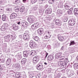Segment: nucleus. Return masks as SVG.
Segmentation results:
<instances>
[{"label":"nucleus","mask_w":78,"mask_h":78,"mask_svg":"<svg viewBox=\"0 0 78 78\" xmlns=\"http://www.w3.org/2000/svg\"><path fill=\"white\" fill-rule=\"evenodd\" d=\"M68 20V18H64V19L63 20V21L64 22H66Z\"/></svg>","instance_id":"nucleus-46"},{"label":"nucleus","mask_w":78,"mask_h":78,"mask_svg":"<svg viewBox=\"0 0 78 78\" xmlns=\"http://www.w3.org/2000/svg\"><path fill=\"white\" fill-rule=\"evenodd\" d=\"M20 26L21 27H27L28 25V23L25 22H22L21 23Z\"/></svg>","instance_id":"nucleus-14"},{"label":"nucleus","mask_w":78,"mask_h":78,"mask_svg":"<svg viewBox=\"0 0 78 78\" xmlns=\"http://www.w3.org/2000/svg\"><path fill=\"white\" fill-rule=\"evenodd\" d=\"M3 45L4 46V47H7V44L6 43L3 44Z\"/></svg>","instance_id":"nucleus-61"},{"label":"nucleus","mask_w":78,"mask_h":78,"mask_svg":"<svg viewBox=\"0 0 78 78\" xmlns=\"http://www.w3.org/2000/svg\"><path fill=\"white\" fill-rule=\"evenodd\" d=\"M38 61H39V57L37 56H35L33 58V63L36 64L38 62Z\"/></svg>","instance_id":"nucleus-12"},{"label":"nucleus","mask_w":78,"mask_h":78,"mask_svg":"<svg viewBox=\"0 0 78 78\" xmlns=\"http://www.w3.org/2000/svg\"><path fill=\"white\" fill-rule=\"evenodd\" d=\"M30 38V35L27 34V33H25L23 34V40L25 41H27Z\"/></svg>","instance_id":"nucleus-3"},{"label":"nucleus","mask_w":78,"mask_h":78,"mask_svg":"<svg viewBox=\"0 0 78 78\" xmlns=\"http://www.w3.org/2000/svg\"><path fill=\"white\" fill-rule=\"evenodd\" d=\"M51 69L49 68L47 70V73H49L51 72Z\"/></svg>","instance_id":"nucleus-42"},{"label":"nucleus","mask_w":78,"mask_h":78,"mask_svg":"<svg viewBox=\"0 0 78 78\" xmlns=\"http://www.w3.org/2000/svg\"><path fill=\"white\" fill-rule=\"evenodd\" d=\"M75 44V41H71L70 43L69 44V46H71V45H73Z\"/></svg>","instance_id":"nucleus-36"},{"label":"nucleus","mask_w":78,"mask_h":78,"mask_svg":"<svg viewBox=\"0 0 78 78\" xmlns=\"http://www.w3.org/2000/svg\"><path fill=\"white\" fill-rule=\"evenodd\" d=\"M15 57L19 59H21V58H22V56H21V55H17L15 56Z\"/></svg>","instance_id":"nucleus-34"},{"label":"nucleus","mask_w":78,"mask_h":78,"mask_svg":"<svg viewBox=\"0 0 78 78\" xmlns=\"http://www.w3.org/2000/svg\"><path fill=\"white\" fill-rule=\"evenodd\" d=\"M67 73L68 77H70L71 76H73L74 75V72L72 70H71L69 73V72H67Z\"/></svg>","instance_id":"nucleus-17"},{"label":"nucleus","mask_w":78,"mask_h":78,"mask_svg":"<svg viewBox=\"0 0 78 78\" xmlns=\"http://www.w3.org/2000/svg\"><path fill=\"white\" fill-rule=\"evenodd\" d=\"M48 2L49 4H52V3H54V2L52 1V0H49L48 1Z\"/></svg>","instance_id":"nucleus-45"},{"label":"nucleus","mask_w":78,"mask_h":78,"mask_svg":"<svg viewBox=\"0 0 78 78\" xmlns=\"http://www.w3.org/2000/svg\"><path fill=\"white\" fill-rule=\"evenodd\" d=\"M0 61L2 62H4V60L3 59H0Z\"/></svg>","instance_id":"nucleus-62"},{"label":"nucleus","mask_w":78,"mask_h":78,"mask_svg":"<svg viewBox=\"0 0 78 78\" xmlns=\"http://www.w3.org/2000/svg\"><path fill=\"white\" fill-rule=\"evenodd\" d=\"M75 23H76V20L74 19L70 20L69 21V24H70L71 26H73L75 24Z\"/></svg>","instance_id":"nucleus-8"},{"label":"nucleus","mask_w":78,"mask_h":78,"mask_svg":"<svg viewBox=\"0 0 78 78\" xmlns=\"http://www.w3.org/2000/svg\"><path fill=\"white\" fill-rule=\"evenodd\" d=\"M12 37V38L13 40L14 39H16V35L15 34H12L10 35H8L7 36L5 37H4V39H5V42H9V38L10 37Z\"/></svg>","instance_id":"nucleus-1"},{"label":"nucleus","mask_w":78,"mask_h":78,"mask_svg":"<svg viewBox=\"0 0 78 78\" xmlns=\"http://www.w3.org/2000/svg\"><path fill=\"white\" fill-rule=\"evenodd\" d=\"M19 38L20 39H23V35L22 36V35H20L19 37Z\"/></svg>","instance_id":"nucleus-55"},{"label":"nucleus","mask_w":78,"mask_h":78,"mask_svg":"<svg viewBox=\"0 0 78 78\" xmlns=\"http://www.w3.org/2000/svg\"><path fill=\"white\" fill-rule=\"evenodd\" d=\"M15 11L16 12H19V8H16L15 10Z\"/></svg>","instance_id":"nucleus-50"},{"label":"nucleus","mask_w":78,"mask_h":78,"mask_svg":"<svg viewBox=\"0 0 78 78\" xmlns=\"http://www.w3.org/2000/svg\"><path fill=\"white\" fill-rule=\"evenodd\" d=\"M5 70V67L4 66H1L0 65V70Z\"/></svg>","instance_id":"nucleus-38"},{"label":"nucleus","mask_w":78,"mask_h":78,"mask_svg":"<svg viewBox=\"0 0 78 78\" xmlns=\"http://www.w3.org/2000/svg\"><path fill=\"white\" fill-rule=\"evenodd\" d=\"M36 52L35 51H31V53H30V55H32V56H34L36 55Z\"/></svg>","instance_id":"nucleus-29"},{"label":"nucleus","mask_w":78,"mask_h":78,"mask_svg":"<svg viewBox=\"0 0 78 78\" xmlns=\"http://www.w3.org/2000/svg\"><path fill=\"white\" fill-rule=\"evenodd\" d=\"M59 46V43L58 42L57 43H56L55 44V47H58Z\"/></svg>","instance_id":"nucleus-49"},{"label":"nucleus","mask_w":78,"mask_h":78,"mask_svg":"<svg viewBox=\"0 0 78 78\" xmlns=\"http://www.w3.org/2000/svg\"><path fill=\"white\" fill-rule=\"evenodd\" d=\"M65 63H68L69 62V60H68V59L67 58H66L65 59Z\"/></svg>","instance_id":"nucleus-48"},{"label":"nucleus","mask_w":78,"mask_h":78,"mask_svg":"<svg viewBox=\"0 0 78 78\" xmlns=\"http://www.w3.org/2000/svg\"><path fill=\"white\" fill-rule=\"evenodd\" d=\"M32 38L33 39L36 41H38L39 40V38L37 36H36V34H34L33 35Z\"/></svg>","instance_id":"nucleus-11"},{"label":"nucleus","mask_w":78,"mask_h":78,"mask_svg":"<svg viewBox=\"0 0 78 78\" xmlns=\"http://www.w3.org/2000/svg\"><path fill=\"white\" fill-rule=\"evenodd\" d=\"M37 0H32L31 1V3L33 4L34 3H35L36 2H37Z\"/></svg>","instance_id":"nucleus-43"},{"label":"nucleus","mask_w":78,"mask_h":78,"mask_svg":"<svg viewBox=\"0 0 78 78\" xmlns=\"http://www.w3.org/2000/svg\"><path fill=\"white\" fill-rule=\"evenodd\" d=\"M57 14L58 16H61L62 14V10L58 9L57 10Z\"/></svg>","instance_id":"nucleus-23"},{"label":"nucleus","mask_w":78,"mask_h":78,"mask_svg":"<svg viewBox=\"0 0 78 78\" xmlns=\"http://www.w3.org/2000/svg\"><path fill=\"white\" fill-rule=\"evenodd\" d=\"M74 66H75V67H76V69H78V63H76L74 64Z\"/></svg>","instance_id":"nucleus-44"},{"label":"nucleus","mask_w":78,"mask_h":78,"mask_svg":"<svg viewBox=\"0 0 78 78\" xmlns=\"http://www.w3.org/2000/svg\"><path fill=\"white\" fill-rule=\"evenodd\" d=\"M4 0H0V4H2L3 3Z\"/></svg>","instance_id":"nucleus-58"},{"label":"nucleus","mask_w":78,"mask_h":78,"mask_svg":"<svg viewBox=\"0 0 78 78\" xmlns=\"http://www.w3.org/2000/svg\"><path fill=\"white\" fill-rule=\"evenodd\" d=\"M46 54L45 56V58H47V56H48V54L47 53V52H46Z\"/></svg>","instance_id":"nucleus-63"},{"label":"nucleus","mask_w":78,"mask_h":78,"mask_svg":"<svg viewBox=\"0 0 78 78\" xmlns=\"http://www.w3.org/2000/svg\"><path fill=\"white\" fill-rule=\"evenodd\" d=\"M50 27L51 28L53 29V28H54V27H55V26L54 25H52L50 26Z\"/></svg>","instance_id":"nucleus-59"},{"label":"nucleus","mask_w":78,"mask_h":78,"mask_svg":"<svg viewBox=\"0 0 78 78\" xmlns=\"http://www.w3.org/2000/svg\"><path fill=\"white\" fill-rule=\"evenodd\" d=\"M6 10L7 11H12V9L11 8H7L6 9Z\"/></svg>","instance_id":"nucleus-41"},{"label":"nucleus","mask_w":78,"mask_h":78,"mask_svg":"<svg viewBox=\"0 0 78 78\" xmlns=\"http://www.w3.org/2000/svg\"><path fill=\"white\" fill-rule=\"evenodd\" d=\"M51 12H52V9L51 8H48L46 10L45 14H51Z\"/></svg>","instance_id":"nucleus-10"},{"label":"nucleus","mask_w":78,"mask_h":78,"mask_svg":"<svg viewBox=\"0 0 78 78\" xmlns=\"http://www.w3.org/2000/svg\"><path fill=\"white\" fill-rule=\"evenodd\" d=\"M64 6L66 9H67L68 10H69L70 9V7L68 4H66Z\"/></svg>","instance_id":"nucleus-27"},{"label":"nucleus","mask_w":78,"mask_h":78,"mask_svg":"<svg viewBox=\"0 0 78 78\" xmlns=\"http://www.w3.org/2000/svg\"><path fill=\"white\" fill-rule=\"evenodd\" d=\"M73 9V8L72 7L71 8H70L69 9V10H70V11H71L72 12Z\"/></svg>","instance_id":"nucleus-60"},{"label":"nucleus","mask_w":78,"mask_h":78,"mask_svg":"<svg viewBox=\"0 0 78 78\" xmlns=\"http://www.w3.org/2000/svg\"><path fill=\"white\" fill-rule=\"evenodd\" d=\"M45 39H50L51 37V35L50 34V32H48V33H45L44 34Z\"/></svg>","instance_id":"nucleus-7"},{"label":"nucleus","mask_w":78,"mask_h":78,"mask_svg":"<svg viewBox=\"0 0 78 78\" xmlns=\"http://www.w3.org/2000/svg\"><path fill=\"white\" fill-rule=\"evenodd\" d=\"M6 63L7 65H9L10 64V63H11V59H7L6 62Z\"/></svg>","instance_id":"nucleus-39"},{"label":"nucleus","mask_w":78,"mask_h":78,"mask_svg":"<svg viewBox=\"0 0 78 78\" xmlns=\"http://www.w3.org/2000/svg\"><path fill=\"white\" fill-rule=\"evenodd\" d=\"M7 27L8 26H7V24H5L3 25L1 28L2 31H5V30H6V29H7Z\"/></svg>","instance_id":"nucleus-16"},{"label":"nucleus","mask_w":78,"mask_h":78,"mask_svg":"<svg viewBox=\"0 0 78 78\" xmlns=\"http://www.w3.org/2000/svg\"><path fill=\"white\" fill-rule=\"evenodd\" d=\"M2 20L3 21H6V20H8V17L5 15H3L2 16Z\"/></svg>","instance_id":"nucleus-19"},{"label":"nucleus","mask_w":78,"mask_h":78,"mask_svg":"<svg viewBox=\"0 0 78 78\" xmlns=\"http://www.w3.org/2000/svg\"><path fill=\"white\" fill-rule=\"evenodd\" d=\"M20 67V64H14L12 66V69H19Z\"/></svg>","instance_id":"nucleus-9"},{"label":"nucleus","mask_w":78,"mask_h":78,"mask_svg":"<svg viewBox=\"0 0 78 78\" xmlns=\"http://www.w3.org/2000/svg\"><path fill=\"white\" fill-rule=\"evenodd\" d=\"M35 24L36 25V26L37 27H38V26H39V23H35Z\"/></svg>","instance_id":"nucleus-52"},{"label":"nucleus","mask_w":78,"mask_h":78,"mask_svg":"<svg viewBox=\"0 0 78 78\" xmlns=\"http://www.w3.org/2000/svg\"><path fill=\"white\" fill-rule=\"evenodd\" d=\"M55 23L56 25H59V26L61 25V22L58 20H56L55 21Z\"/></svg>","instance_id":"nucleus-20"},{"label":"nucleus","mask_w":78,"mask_h":78,"mask_svg":"<svg viewBox=\"0 0 78 78\" xmlns=\"http://www.w3.org/2000/svg\"><path fill=\"white\" fill-rule=\"evenodd\" d=\"M26 60L27 59H26V58H23V59H22V61H21V63H22L23 64H24L26 62Z\"/></svg>","instance_id":"nucleus-30"},{"label":"nucleus","mask_w":78,"mask_h":78,"mask_svg":"<svg viewBox=\"0 0 78 78\" xmlns=\"http://www.w3.org/2000/svg\"><path fill=\"white\" fill-rule=\"evenodd\" d=\"M58 39L60 41H64V37L62 36H58Z\"/></svg>","instance_id":"nucleus-28"},{"label":"nucleus","mask_w":78,"mask_h":78,"mask_svg":"<svg viewBox=\"0 0 78 78\" xmlns=\"http://www.w3.org/2000/svg\"><path fill=\"white\" fill-rule=\"evenodd\" d=\"M15 76L16 78H21L22 76L20 75V73L19 72H17L15 74Z\"/></svg>","instance_id":"nucleus-25"},{"label":"nucleus","mask_w":78,"mask_h":78,"mask_svg":"<svg viewBox=\"0 0 78 78\" xmlns=\"http://www.w3.org/2000/svg\"><path fill=\"white\" fill-rule=\"evenodd\" d=\"M58 65L59 66H60L62 69L64 68V67H66L67 66V64L66 63H64L63 62V61H59L58 63Z\"/></svg>","instance_id":"nucleus-5"},{"label":"nucleus","mask_w":78,"mask_h":78,"mask_svg":"<svg viewBox=\"0 0 78 78\" xmlns=\"http://www.w3.org/2000/svg\"><path fill=\"white\" fill-rule=\"evenodd\" d=\"M3 10V7L2 6L0 7V11H2Z\"/></svg>","instance_id":"nucleus-56"},{"label":"nucleus","mask_w":78,"mask_h":78,"mask_svg":"<svg viewBox=\"0 0 78 78\" xmlns=\"http://www.w3.org/2000/svg\"><path fill=\"white\" fill-rule=\"evenodd\" d=\"M13 29L14 30L16 31L19 30V26H17L16 24H13L12 25Z\"/></svg>","instance_id":"nucleus-15"},{"label":"nucleus","mask_w":78,"mask_h":78,"mask_svg":"<svg viewBox=\"0 0 78 78\" xmlns=\"http://www.w3.org/2000/svg\"><path fill=\"white\" fill-rule=\"evenodd\" d=\"M37 27L36 26V25L35 23H34L31 26L32 28V29H33L34 30H35V29H36Z\"/></svg>","instance_id":"nucleus-31"},{"label":"nucleus","mask_w":78,"mask_h":78,"mask_svg":"<svg viewBox=\"0 0 78 78\" xmlns=\"http://www.w3.org/2000/svg\"><path fill=\"white\" fill-rule=\"evenodd\" d=\"M35 76L36 78H40V77H41V75L40 74H39L36 75Z\"/></svg>","instance_id":"nucleus-51"},{"label":"nucleus","mask_w":78,"mask_h":78,"mask_svg":"<svg viewBox=\"0 0 78 78\" xmlns=\"http://www.w3.org/2000/svg\"><path fill=\"white\" fill-rule=\"evenodd\" d=\"M54 59V57L51 55H48L47 58L48 61H52Z\"/></svg>","instance_id":"nucleus-22"},{"label":"nucleus","mask_w":78,"mask_h":78,"mask_svg":"<svg viewBox=\"0 0 78 78\" xmlns=\"http://www.w3.org/2000/svg\"><path fill=\"white\" fill-rule=\"evenodd\" d=\"M23 56L24 57L27 58L28 57V56L29 55V52L27 51H24L23 52Z\"/></svg>","instance_id":"nucleus-18"},{"label":"nucleus","mask_w":78,"mask_h":78,"mask_svg":"<svg viewBox=\"0 0 78 78\" xmlns=\"http://www.w3.org/2000/svg\"><path fill=\"white\" fill-rule=\"evenodd\" d=\"M38 8L36 7H34L33 9L34 11H36V9H37Z\"/></svg>","instance_id":"nucleus-53"},{"label":"nucleus","mask_w":78,"mask_h":78,"mask_svg":"<svg viewBox=\"0 0 78 78\" xmlns=\"http://www.w3.org/2000/svg\"><path fill=\"white\" fill-rule=\"evenodd\" d=\"M37 32L39 34H41L43 33H44V29L42 28L39 29L37 30Z\"/></svg>","instance_id":"nucleus-21"},{"label":"nucleus","mask_w":78,"mask_h":78,"mask_svg":"<svg viewBox=\"0 0 78 78\" xmlns=\"http://www.w3.org/2000/svg\"><path fill=\"white\" fill-rule=\"evenodd\" d=\"M19 3V1L18 0H16L15 1V4H17Z\"/></svg>","instance_id":"nucleus-54"},{"label":"nucleus","mask_w":78,"mask_h":78,"mask_svg":"<svg viewBox=\"0 0 78 78\" xmlns=\"http://www.w3.org/2000/svg\"><path fill=\"white\" fill-rule=\"evenodd\" d=\"M48 5H46L44 6V8L45 9H46V8H48Z\"/></svg>","instance_id":"nucleus-57"},{"label":"nucleus","mask_w":78,"mask_h":78,"mask_svg":"<svg viewBox=\"0 0 78 78\" xmlns=\"http://www.w3.org/2000/svg\"><path fill=\"white\" fill-rule=\"evenodd\" d=\"M58 6L60 8H63V4H62V3L60 2L58 4Z\"/></svg>","instance_id":"nucleus-37"},{"label":"nucleus","mask_w":78,"mask_h":78,"mask_svg":"<svg viewBox=\"0 0 78 78\" xmlns=\"http://www.w3.org/2000/svg\"><path fill=\"white\" fill-rule=\"evenodd\" d=\"M53 16L52 15H51V16H49V17H48L47 18V20H50L53 18Z\"/></svg>","instance_id":"nucleus-33"},{"label":"nucleus","mask_w":78,"mask_h":78,"mask_svg":"<svg viewBox=\"0 0 78 78\" xmlns=\"http://www.w3.org/2000/svg\"><path fill=\"white\" fill-rule=\"evenodd\" d=\"M25 10V7L24 6L22 7L20 9V12H22L24 11Z\"/></svg>","instance_id":"nucleus-35"},{"label":"nucleus","mask_w":78,"mask_h":78,"mask_svg":"<svg viewBox=\"0 0 78 78\" xmlns=\"http://www.w3.org/2000/svg\"><path fill=\"white\" fill-rule=\"evenodd\" d=\"M29 46L31 48H34L36 47V44L35 43L34 41H31L30 42Z\"/></svg>","instance_id":"nucleus-4"},{"label":"nucleus","mask_w":78,"mask_h":78,"mask_svg":"<svg viewBox=\"0 0 78 78\" xmlns=\"http://www.w3.org/2000/svg\"><path fill=\"white\" fill-rule=\"evenodd\" d=\"M67 13L68 14H72V12L70 11H68L67 12Z\"/></svg>","instance_id":"nucleus-47"},{"label":"nucleus","mask_w":78,"mask_h":78,"mask_svg":"<svg viewBox=\"0 0 78 78\" xmlns=\"http://www.w3.org/2000/svg\"><path fill=\"white\" fill-rule=\"evenodd\" d=\"M64 59V57H62V58L60 59V60H62Z\"/></svg>","instance_id":"nucleus-64"},{"label":"nucleus","mask_w":78,"mask_h":78,"mask_svg":"<svg viewBox=\"0 0 78 78\" xmlns=\"http://www.w3.org/2000/svg\"><path fill=\"white\" fill-rule=\"evenodd\" d=\"M29 78H32L33 77H34V74H33V72H29Z\"/></svg>","instance_id":"nucleus-24"},{"label":"nucleus","mask_w":78,"mask_h":78,"mask_svg":"<svg viewBox=\"0 0 78 78\" xmlns=\"http://www.w3.org/2000/svg\"><path fill=\"white\" fill-rule=\"evenodd\" d=\"M74 15L77 16L78 14V9H75L73 11Z\"/></svg>","instance_id":"nucleus-26"},{"label":"nucleus","mask_w":78,"mask_h":78,"mask_svg":"<svg viewBox=\"0 0 78 78\" xmlns=\"http://www.w3.org/2000/svg\"><path fill=\"white\" fill-rule=\"evenodd\" d=\"M27 20L29 22L32 23L35 22L36 19V17L33 16H30L28 17Z\"/></svg>","instance_id":"nucleus-2"},{"label":"nucleus","mask_w":78,"mask_h":78,"mask_svg":"<svg viewBox=\"0 0 78 78\" xmlns=\"http://www.w3.org/2000/svg\"><path fill=\"white\" fill-rule=\"evenodd\" d=\"M36 67L37 70H41L43 67V64L41 63H39L37 65Z\"/></svg>","instance_id":"nucleus-6"},{"label":"nucleus","mask_w":78,"mask_h":78,"mask_svg":"<svg viewBox=\"0 0 78 78\" xmlns=\"http://www.w3.org/2000/svg\"><path fill=\"white\" fill-rule=\"evenodd\" d=\"M39 12L41 15H42L43 13H44V10H40L39 11Z\"/></svg>","instance_id":"nucleus-40"},{"label":"nucleus","mask_w":78,"mask_h":78,"mask_svg":"<svg viewBox=\"0 0 78 78\" xmlns=\"http://www.w3.org/2000/svg\"><path fill=\"white\" fill-rule=\"evenodd\" d=\"M61 54H60L59 53H58L56 55L55 57L56 58H61Z\"/></svg>","instance_id":"nucleus-32"},{"label":"nucleus","mask_w":78,"mask_h":78,"mask_svg":"<svg viewBox=\"0 0 78 78\" xmlns=\"http://www.w3.org/2000/svg\"><path fill=\"white\" fill-rule=\"evenodd\" d=\"M17 14L15 13H12L10 16V18L11 20H12V19H14V18L16 17H17Z\"/></svg>","instance_id":"nucleus-13"}]
</instances>
